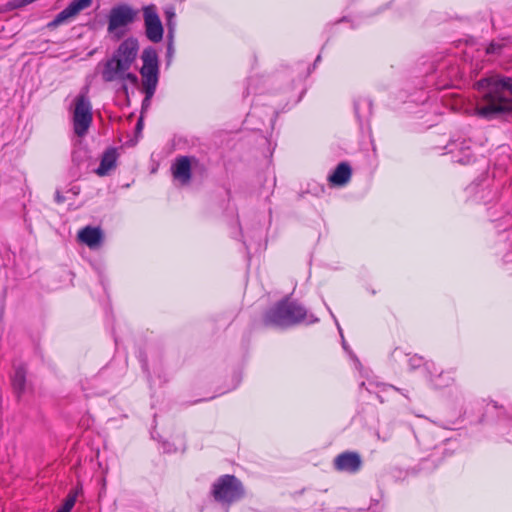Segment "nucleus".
<instances>
[{
  "label": "nucleus",
  "instance_id": "21",
  "mask_svg": "<svg viewBox=\"0 0 512 512\" xmlns=\"http://www.w3.org/2000/svg\"><path fill=\"white\" fill-rule=\"evenodd\" d=\"M387 389H395L397 390L395 387L393 386H387L385 384H379V383H375V382H369L368 383V387H366V390L370 393H375L377 395V397L379 398L380 402H383V399L382 397L380 396L379 392H384L386 391Z\"/></svg>",
  "mask_w": 512,
  "mask_h": 512
},
{
  "label": "nucleus",
  "instance_id": "26",
  "mask_svg": "<svg viewBox=\"0 0 512 512\" xmlns=\"http://www.w3.org/2000/svg\"><path fill=\"white\" fill-rule=\"evenodd\" d=\"M502 49V44L499 43V42H491L487 49H486V53L487 54H496V53H499Z\"/></svg>",
  "mask_w": 512,
  "mask_h": 512
},
{
  "label": "nucleus",
  "instance_id": "16",
  "mask_svg": "<svg viewBox=\"0 0 512 512\" xmlns=\"http://www.w3.org/2000/svg\"><path fill=\"white\" fill-rule=\"evenodd\" d=\"M352 176V169L349 163H339L334 171L328 176V181L334 186L346 185Z\"/></svg>",
  "mask_w": 512,
  "mask_h": 512
},
{
  "label": "nucleus",
  "instance_id": "8",
  "mask_svg": "<svg viewBox=\"0 0 512 512\" xmlns=\"http://www.w3.org/2000/svg\"><path fill=\"white\" fill-rule=\"evenodd\" d=\"M74 128H89L92 122V105L87 95L81 93L73 100Z\"/></svg>",
  "mask_w": 512,
  "mask_h": 512
},
{
  "label": "nucleus",
  "instance_id": "7",
  "mask_svg": "<svg viewBox=\"0 0 512 512\" xmlns=\"http://www.w3.org/2000/svg\"><path fill=\"white\" fill-rule=\"evenodd\" d=\"M142 10L146 37L153 43H159L163 39L164 29L157 7L150 4L144 6Z\"/></svg>",
  "mask_w": 512,
  "mask_h": 512
},
{
  "label": "nucleus",
  "instance_id": "2",
  "mask_svg": "<svg viewBox=\"0 0 512 512\" xmlns=\"http://www.w3.org/2000/svg\"><path fill=\"white\" fill-rule=\"evenodd\" d=\"M139 42L135 37L124 39L112 56L105 62L101 72L105 82H119L126 90V82L138 84V76L130 72L132 64L137 59Z\"/></svg>",
  "mask_w": 512,
  "mask_h": 512
},
{
  "label": "nucleus",
  "instance_id": "33",
  "mask_svg": "<svg viewBox=\"0 0 512 512\" xmlns=\"http://www.w3.org/2000/svg\"><path fill=\"white\" fill-rule=\"evenodd\" d=\"M243 244L246 246L247 249H249V244L247 243L246 240L243 241Z\"/></svg>",
  "mask_w": 512,
  "mask_h": 512
},
{
  "label": "nucleus",
  "instance_id": "27",
  "mask_svg": "<svg viewBox=\"0 0 512 512\" xmlns=\"http://www.w3.org/2000/svg\"><path fill=\"white\" fill-rule=\"evenodd\" d=\"M88 130H74L72 140L77 143L87 134Z\"/></svg>",
  "mask_w": 512,
  "mask_h": 512
},
{
  "label": "nucleus",
  "instance_id": "23",
  "mask_svg": "<svg viewBox=\"0 0 512 512\" xmlns=\"http://www.w3.org/2000/svg\"><path fill=\"white\" fill-rule=\"evenodd\" d=\"M75 502H76V497L69 495L66 498L63 506L57 512H70L72 510L73 506L75 505Z\"/></svg>",
  "mask_w": 512,
  "mask_h": 512
},
{
  "label": "nucleus",
  "instance_id": "30",
  "mask_svg": "<svg viewBox=\"0 0 512 512\" xmlns=\"http://www.w3.org/2000/svg\"><path fill=\"white\" fill-rule=\"evenodd\" d=\"M173 52V38H169V43L167 45V53L171 54Z\"/></svg>",
  "mask_w": 512,
  "mask_h": 512
},
{
  "label": "nucleus",
  "instance_id": "25",
  "mask_svg": "<svg viewBox=\"0 0 512 512\" xmlns=\"http://www.w3.org/2000/svg\"><path fill=\"white\" fill-rule=\"evenodd\" d=\"M408 364L411 370L419 368L423 364V359L420 356L414 355L409 358Z\"/></svg>",
  "mask_w": 512,
  "mask_h": 512
},
{
  "label": "nucleus",
  "instance_id": "22",
  "mask_svg": "<svg viewBox=\"0 0 512 512\" xmlns=\"http://www.w3.org/2000/svg\"><path fill=\"white\" fill-rule=\"evenodd\" d=\"M326 308H327V310L329 311V313H330L331 317L333 318V320H334V322H335V325L337 326V329H338V331H339V333H340V335H341V338H342V346H343L344 350H346L347 352H350V351H349V348H348V345H347V343H346V341H345V339H344L343 332H342V328H341V326H340V324H339V322H338V320H337L336 316L334 315V313L332 312V310L330 309V307H329L328 305H326Z\"/></svg>",
  "mask_w": 512,
  "mask_h": 512
},
{
  "label": "nucleus",
  "instance_id": "9",
  "mask_svg": "<svg viewBox=\"0 0 512 512\" xmlns=\"http://www.w3.org/2000/svg\"><path fill=\"white\" fill-rule=\"evenodd\" d=\"M93 0H73L66 8L59 12L55 18L48 23L49 28H56L77 16L81 11L88 9Z\"/></svg>",
  "mask_w": 512,
  "mask_h": 512
},
{
  "label": "nucleus",
  "instance_id": "29",
  "mask_svg": "<svg viewBox=\"0 0 512 512\" xmlns=\"http://www.w3.org/2000/svg\"><path fill=\"white\" fill-rule=\"evenodd\" d=\"M377 437L378 439L382 440V441H388L390 438H391V433L390 432H387L385 433L383 436L380 434V432H377Z\"/></svg>",
  "mask_w": 512,
  "mask_h": 512
},
{
  "label": "nucleus",
  "instance_id": "15",
  "mask_svg": "<svg viewBox=\"0 0 512 512\" xmlns=\"http://www.w3.org/2000/svg\"><path fill=\"white\" fill-rule=\"evenodd\" d=\"M78 238L89 248L94 249L101 244L103 233L99 227L86 226L79 231Z\"/></svg>",
  "mask_w": 512,
  "mask_h": 512
},
{
  "label": "nucleus",
  "instance_id": "6",
  "mask_svg": "<svg viewBox=\"0 0 512 512\" xmlns=\"http://www.w3.org/2000/svg\"><path fill=\"white\" fill-rule=\"evenodd\" d=\"M138 16V10L128 4H119L111 8L108 15L107 31L120 39L128 25L132 24Z\"/></svg>",
  "mask_w": 512,
  "mask_h": 512
},
{
  "label": "nucleus",
  "instance_id": "17",
  "mask_svg": "<svg viewBox=\"0 0 512 512\" xmlns=\"http://www.w3.org/2000/svg\"><path fill=\"white\" fill-rule=\"evenodd\" d=\"M355 114L359 120L360 126L369 125V119L372 114V102L367 97H360L354 102Z\"/></svg>",
  "mask_w": 512,
  "mask_h": 512
},
{
  "label": "nucleus",
  "instance_id": "13",
  "mask_svg": "<svg viewBox=\"0 0 512 512\" xmlns=\"http://www.w3.org/2000/svg\"><path fill=\"white\" fill-rule=\"evenodd\" d=\"M118 147H108L102 154L100 164L95 173L104 177L109 175L117 167V160L120 156Z\"/></svg>",
  "mask_w": 512,
  "mask_h": 512
},
{
  "label": "nucleus",
  "instance_id": "10",
  "mask_svg": "<svg viewBox=\"0 0 512 512\" xmlns=\"http://www.w3.org/2000/svg\"><path fill=\"white\" fill-rule=\"evenodd\" d=\"M466 192L474 202L487 204L497 197V190H493L485 182H473L467 188Z\"/></svg>",
  "mask_w": 512,
  "mask_h": 512
},
{
  "label": "nucleus",
  "instance_id": "18",
  "mask_svg": "<svg viewBox=\"0 0 512 512\" xmlns=\"http://www.w3.org/2000/svg\"><path fill=\"white\" fill-rule=\"evenodd\" d=\"M12 386L17 397L20 398V396L25 392L26 388V369L24 366L19 365L14 368Z\"/></svg>",
  "mask_w": 512,
  "mask_h": 512
},
{
  "label": "nucleus",
  "instance_id": "1",
  "mask_svg": "<svg viewBox=\"0 0 512 512\" xmlns=\"http://www.w3.org/2000/svg\"><path fill=\"white\" fill-rule=\"evenodd\" d=\"M475 87L481 92L482 100L475 112L483 119H497L512 115V79L491 75L480 79Z\"/></svg>",
  "mask_w": 512,
  "mask_h": 512
},
{
  "label": "nucleus",
  "instance_id": "4",
  "mask_svg": "<svg viewBox=\"0 0 512 512\" xmlns=\"http://www.w3.org/2000/svg\"><path fill=\"white\" fill-rule=\"evenodd\" d=\"M141 59L143 65L140 69V74L142 77V90L145 94L142 107L147 108L155 94L159 81V59L157 51L153 47H147L142 51Z\"/></svg>",
  "mask_w": 512,
  "mask_h": 512
},
{
  "label": "nucleus",
  "instance_id": "32",
  "mask_svg": "<svg viewBox=\"0 0 512 512\" xmlns=\"http://www.w3.org/2000/svg\"><path fill=\"white\" fill-rule=\"evenodd\" d=\"M56 200H57V202H63L64 201V197H62L59 193H57Z\"/></svg>",
  "mask_w": 512,
  "mask_h": 512
},
{
  "label": "nucleus",
  "instance_id": "35",
  "mask_svg": "<svg viewBox=\"0 0 512 512\" xmlns=\"http://www.w3.org/2000/svg\"><path fill=\"white\" fill-rule=\"evenodd\" d=\"M366 386V383L365 382H362L361 383V387H365Z\"/></svg>",
  "mask_w": 512,
  "mask_h": 512
},
{
  "label": "nucleus",
  "instance_id": "24",
  "mask_svg": "<svg viewBox=\"0 0 512 512\" xmlns=\"http://www.w3.org/2000/svg\"><path fill=\"white\" fill-rule=\"evenodd\" d=\"M141 132H142V130H140V129L133 130V137L125 140L123 142V145H125V146H134V145H136L137 142L139 141V139L141 138Z\"/></svg>",
  "mask_w": 512,
  "mask_h": 512
},
{
  "label": "nucleus",
  "instance_id": "34",
  "mask_svg": "<svg viewBox=\"0 0 512 512\" xmlns=\"http://www.w3.org/2000/svg\"><path fill=\"white\" fill-rule=\"evenodd\" d=\"M119 141H120V142H123V141H124V140H123V136H120V137H119Z\"/></svg>",
  "mask_w": 512,
  "mask_h": 512
},
{
  "label": "nucleus",
  "instance_id": "11",
  "mask_svg": "<svg viewBox=\"0 0 512 512\" xmlns=\"http://www.w3.org/2000/svg\"><path fill=\"white\" fill-rule=\"evenodd\" d=\"M362 465L361 457L356 452H343L334 459V467L338 471L355 473Z\"/></svg>",
  "mask_w": 512,
  "mask_h": 512
},
{
  "label": "nucleus",
  "instance_id": "12",
  "mask_svg": "<svg viewBox=\"0 0 512 512\" xmlns=\"http://www.w3.org/2000/svg\"><path fill=\"white\" fill-rule=\"evenodd\" d=\"M425 367L429 374V381L435 388H445L454 382V370L438 371L432 362L425 363Z\"/></svg>",
  "mask_w": 512,
  "mask_h": 512
},
{
  "label": "nucleus",
  "instance_id": "3",
  "mask_svg": "<svg viewBox=\"0 0 512 512\" xmlns=\"http://www.w3.org/2000/svg\"><path fill=\"white\" fill-rule=\"evenodd\" d=\"M307 319L308 324L319 322V318L313 314L308 315L304 306L297 302L284 299L279 301L263 316V322L266 326L287 328L299 324Z\"/></svg>",
  "mask_w": 512,
  "mask_h": 512
},
{
  "label": "nucleus",
  "instance_id": "28",
  "mask_svg": "<svg viewBox=\"0 0 512 512\" xmlns=\"http://www.w3.org/2000/svg\"><path fill=\"white\" fill-rule=\"evenodd\" d=\"M254 82H258V79H256V78H250L249 79V85L247 87V91H246L245 96L249 95L252 91H254V88L252 87V84Z\"/></svg>",
  "mask_w": 512,
  "mask_h": 512
},
{
  "label": "nucleus",
  "instance_id": "31",
  "mask_svg": "<svg viewBox=\"0 0 512 512\" xmlns=\"http://www.w3.org/2000/svg\"><path fill=\"white\" fill-rule=\"evenodd\" d=\"M142 126H143V119H142V117H140L136 123L135 128H142Z\"/></svg>",
  "mask_w": 512,
  "mask_h": 512
},
{
  "label": "nucleus",
  "instance_id": "20",
  "mask_svg": "<svg viewBox=\"0 0 512 512\" xmlns=\"http://www.w3.org/2000/svg\"><path fill=\"white\" fill-rule=\"evenodd\" d=\"M164 14H165V19H166V26L168 29V37L173 38V34L175 31V26H176V22H175L176 14H175L174 8H172V7L166 8L164 11Z\"/></svg>",
  "mask_w": 512,
  "mask_h": 512
},
{
  "label": "nucleus",
  "instance_id": "5",
  "mask_svg": "<svg viewBox=\"0 0 512 512\" xmlns=\"http://www.w3.org/2000/svg\"><path fill=\"white\" fill-rule=\"evenodd\" d=\"M210 495L215 502L229 507L244 498L245 488L236 476L225 474L213 482Z\"/></svg>",
  "mask_w": 512,
  "mask_h": 512
},
{
  "label": "nucleus",
  "instance_id": "14",
  "mask_svg": "<svg viewBox=\"0 0 512 512\" xmlns=\"http://www.w3.org/2000/svg\"><path fill=\"white\" fill-rule=\"evenodd\" d=\"M191 160L192 158L189 156H180L175 159L171 166L174 179L182 185L188 184L191 180Z\"/></svg>",
  "mask_w": 512,
  "mask_h": 512
},
{
  "label": "nucleus",
  "instance_id": "19",
  "mask_svg": "<svg viewBox=\"0 0 512 512\" xmlns=\"http://www.w3.org/2000/svg\"><path fill=\"white\" fill-rule=\"evenodd\" d=\"M464 152V156L463 157H455L454 158V161L455 162H458L462 165H466V164H469L471 163L472 161H475V158H473L470 153H469V147H464L463 146V143H460V144H456L455 141H452L450 142L448 145H446L444 147V149L447 150L448 153H454L455 152V148H458Z\"/></svg>",
  "mask_w": 512,
  "mask_h": 512
}]
</instances>
